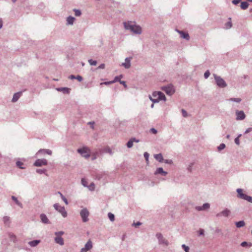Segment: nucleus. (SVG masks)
<instances>
[{
  "label": "nucleus",
  "instance_id": "nucleus-40",
  "mask_svg": "<svg viewBox=\"0 0 252 252\" xmlns=\"http://www.w3.org/2000/svg\"><path fill=\"white\" fill-rule=\"evenodd\" d=\"M36 172L40 174H44L46 172V169H37Z\"/></svg>",
  "mask_w": 252,
  "mask_h": 252
},
{
  "label": "nucleus",
  "instance_id": "nucleus-46",
  "mask_svg": "<svg viewBox=\"0 0 252 252\" xmlns=\"http://www.w3.org/2000/svg\"><path fill=\"white\" fill-rule=\"evenodd\" d=\"M113 83H114V81H111L102 82V83H100V85H110V84H113Z\"/></svg>",
  "mask_w": 252,
  "mask_h": 252
},
{
  "label": "nucleus",
  "instance_id": "nucleus-53",
  "mask_svg": "<svg viewBox=\"0 0 252 252\" xmlns=\"http://www.w3.org/2000/svg\"><path fill=\"white\" fill-rule=\"evenodd\" d=\"M248 242L246 241L243 242L241 244V246L243 247H247Z\"/></svg>",
  "mask_w": 252,
  "mask_h": 252
},
{
  "label": "nucleus",
  "instance_id": "nucleus-62",
  "mask_svg": "<svg viewBox=\"0 0 252 252\" xmlns=\"http://www.w3.org/2000/svg\"><path fill=\"white\" fill-rule=\"evenodd\" d=\"M81 182H82V185L84 187H87L86 182L85 181L84 179H82L81 180Z\"/></svg>",
  "mask_w": 252,
  "mask_h": 252
},
{
  "label": "nucleus",
  "instance_id": "nucleus-23",
  "mask_svg": "<svg viewBox=\"0 0 252 252\" xmlns=\"http://www.w3.org/2000/svg\"><path fill=\"white\" fill-rule=\"evenodd\" d=\"M55 241L57 244H58L61 246L64 245L63 239L61 236H57L55 238Z\"/></svg>",
  "mask_w": 252,
  "mask_h": 252
},
{
  "label": "nucleus",
  "instance_id": "nucleus-54",
  "mask_svg": "<svg viewBox=\"0 0 252 252\" xmlns=\"http://www.w3.org/2000/svg\"><path fill=\"white\" fill-rule=\"evenodd\" d=\"M193 166V163H191L187 168V169L189 171L191 172L192 170V167Z\"/></svg>",
  "mask_w": 252,
  "mask_h": 252
},
{
  "label": "nucleus",
  "instance_id": "nucleus-5",
  "mask_svg": "<svg viewBox=\"0 0 252 252\" xmlns=\"http://www.w3.org/2000/svg\"><path fill=\"white\" fill-rule=\"evenodd\" d=\"M79 153L82 157L87 158L90 157V151L87 147H83L77 150Z\"/></svg>",
  "mask_w": 252,
  "mask_h": 252
},
{
  "label": "nucleus",
  "instance_id": "nucleus-15",
  "mask_svg": "<svg viewBox=\"0 0 252 252\" xmlns=\"http://www.w3.org/2000/svg\"><path fill=\"white\" fill-rule=\"evenodd\" d=\"M210 204L208 203H204L202 206H196L195 209L197 211H200L203 210H206L210 208Z\"/></svg>",
  "mask_w": 252,
  "mask_h": 252
},
{
  "label": "nucleus",
  "instance_id": "nucleus-18",
  "mask_svg": "<svg viewBox=\"0 0 252 252\" xmlns=\"http://www.w3.org/2000/svg\"><path fill=\"white\" fill-rule=\"evenodd\" d=\"M59 92H62L64 94H68L70 93V89L66 87H61L56 89Z\"/></svg>",
  "mask_w": 252,
  "mask_h": 252
},
{
  "label": "nucleus",
  "instance_id": "nucleus-32",
  "mask_svg": "<svg viewBox=\"0 0 252 252\" xmlns=\"http://www.w3.org/2000/svg\"><path fill=\"white\" fill-rule=\"evenodd\" d=\"M123 77V76L122 75H119V76H116L113 80H112L113 81H114V83L116 82H119L120 83L121 81H122L121 80V79Z\"/></svg>",
  "mask_w": 252,
  "mask_h": 252
},
{
  "label": "nucleus",
  "instance_id": "nucleus-44",
  "mask_svg": "<svg viewBox=\"0 0 252 252\" xmlns=\"http://www.w3.org/2000/svg\"><path fill=\"white\" fill-rule=\"evenodd\" d=\"M232 26V23L231 21L227 22L225 24V27L227 29H230Z\"/></svg>",
  "mask_w": 252,
  "mask_h": 252
},
{
  "label": "nucleus",
  "instance_id": "nucleus-45",
  "mask_svg": "<svg viewBox=\"0 0 252 252\" xmlns=\"http://www.w3.org/2000/svg\"><path fill=\"white\" fill-rule=\"evenodd\" d=\"M210 73L209 72V70H207L204 73V78L205 79H207L209 77V76H210Z\"/></svg>",
  "mask_w": 252,
  "mask_h": 252
},
{
  "label": "nucleus",
  "instance_id": "nucleus-30",
  "mask_svg": "<svg viewBox=\"0 0 252 252\" xmlns=\"http://www.w3.org/2000/svg\"><path fill=\"white\" fill-rule=\"evenodd\" d=\"M235 224L237 227L240 228L245 226V222L244 220H241L236 222Z\"/></svg>",
  "mask_w": 252,
  "mask_h": 252
},
{
  "label": "nucleus",
  "instance_id": "nucleus-36",
  "mask_svg": "<svg viewBox=\"0 0 252 252\" xmlns=\"http://www.w3.org/2000/svg\"><path fill=\"white\" fill-rule=\"evenodd\" d=\"M73 11L76 16H80L81 15V11L79 9H74Z\"/></svg>",
  "mask_w": 252,
  "mask_h": 252
},
{
  "label": "nucleus",
  "instance_id": "nucleus-58",
  "mask_svg": "<svg viewBox=\"0 0 252 252\" xmlns=\"http://www.w3.org/2000/svg\"><path fill=\"white\" fill-rule=\"evenodd\" d=\"M89 189L92 190H93L94 189V185L93 183L91 184L89 186Z\"/></svg>",
  "mask_w": 252,
  "mask_h": 252
},
{
  "label": "nucleus",
  "instance_id": "nucleus-22",
  "mask_svg": "<svg viewBox=\"0 0 252 252\" xmlns=\"http://www.w3.org/2000/svg\"><path fill=\"white\" fill-rule=\"evenodd\" d=\"M40 153L42 154H47L49 155H51L52 154V152L51 150L49 149H40L38 152L37 153V155H38Z\"/></svg>",
  "mask_w": 252,
  "mask_h": 252
},
{
  "label": "nucleus",
  "instance_id": "nucleus-1",
  "mask_svg": "<svg viewBox=\"0 0 252 252\" xmlns=\"http://www.w3.org/2000/svg\"><path fill=\"white\" fill-rule=\"evenodd\" d=\"M125 29L126 30H129L133 33L137 34H140L142 32V29L140 26L134 24L131 21L124 22Z\"/></svg>",
  "mask_w": 252,
  "mask_h": 252
},
{
  "label": "nucleus",
  "instance_id": "nucleus-37",
  "mask_svg": "<svg viewBox=\"0 0 252 252\" xmlns=\"http://www.w3.org/2000/svg\"><path fill=\"white\" fill-rule=\"evenodd\" d=\"M88 62L91 65H96L97 64V62L92 59L89 60Z\"/></svg>",
  "mask_w": 252,
  "mask_h": 252
},
{
  "label": "nucleus",
  "instance_id": "nucleus-33",
  "mask_svg": "<svg viewBox=\"0 0 252 252\" xmlns=\"http://www.w3.org/2000/svg\"><path fill=\"white\" fill-rule=\"evenodd\" d=\"M229 101H233L237 103H240L242 99L240 98H230L228 99Z\"/></svg>",
  "mask_w": 252,
  "mask_h": 252
},
{
  "label": "nucleus",
  "instance_id": "nucleus-29",
  "mask_svg": "<svg viewBox=\"0 0 252 252\" xmlns=\"http://www.w3.org/2000/svg\"><path fill=\"white\" fill-rule=\"evenodd\" d=\"M249 5V4L247 1H242L241 3V9L243 10H245L248 8V6Z\"/></svg>",
  "mask_w": 252,
  "mask_h": 252
},
{
  "label": "nucleus",
  "instance_id": "nucleus-7",
  "mask_svg": "<svg viewBox=\"0 0 252 252\" xmlns=\"http://www.w3.org/2000/svg\"><path fill=\"white\" fill-rule=\"evenodd\" d=\"M156 237L158 240L159 244L163 245L166 246L168 245L169 243L168 241L163 237V235H162L161 233H157Z\"/></svg>",
  "mask_w": 252,
  "mask_h": 252
},
{
  "label": "nucleus",
  "instance_id": "nucleus-28",
  "mask_svg": "<svg viewBox=\"0 0 252 252\" xmlns=\"http://www.w3.org/2000/svg\"><path fill=\"white\" fill-rule=\"evenodd\" d=\"M11 199L12 200H13L15 203L20 208H23V206L22 204L17 199V197L15 196H12Z\"/></svg>",
  "mask_w": 252,
  "mask_h": 252
},
{
  "label": "nucleus",
  "instance_id": "nucleus-49",
  "mask_svg": "<svg viewBox=\"0 0 252 252\" xmlns=\"http://www.w3.org/2000/svg\"><path fill=\"white\" fill-rule=\"evenodd\" d=\"M142 224V223L139 222V221H137L136 222H133L132 224V226H135V227H137V226H139L140 225H141Z\"/></svg>",
  "mask_w": 252,
  "mask_h": 252
},
{
  "label": "nucleus",
  "instance_id": "nucleus-10",
  "mask_svg": "<svg viewBox=\"0 0 252 252\" xmlns=\"http://www.w3.org/2000/svg\"><path fill=\"white\" fill-rule=\"evenodd\" d=\"M47 164L48 162L46 159L44 158L38 159L34 162L33 165L36 167H40L42 165H46Z\"/></svg>",
  "mask_w": 252,
  "mask_h": 252
},
{
  "label": "nucleus",
  "instance_id": "nucleus-27",
  "mask_svg": "<svg viewBox=\"0 0 252 252\" xmlns=\"http://www.w3.org/2000/svg\"><path fill=\"white\" fill-rule=\"evenodd\" d=\"M158 95V97L157 98L158 100H166V97L164 94L161 92H158V93L157 94Z\"/></svg>",
  "mask_w": 252,
  "mask_h": 252
},
{
  "label": "nucleus",
  "instance_id": "nucleus-43",
  "mask_svg": "<svg viewBox=\"0 0 252 252\" xmlns=\"http://www.w3.org/2000/svg\"><path fill=\"white\" fill-rule=\"evenodd\" d=\"M182 248L185 250V252H189V247L185 244L182 245Z\"/></svg>",
  "mask_w": 252,
  "mask_h": 252
},
{
  "label": "nucleus",
  "instance_id": "nucleus-38",
  "mask_svg": "<svg viewBox=\"0 0 252 252\" xmlns=\"http://www.w3.org/2000/svg\"><path fill=\"white\" fill-rule=\"evenodd\" d=\"M133 141L131 140H129V141L126 143V146L128 148H130L133 146Z\"/></svg>",
  "mask_w": 252,
  "mask_h": 252
},
{
  "label": "nucleus",
  "instance_id": "nucleus-35",
  "mask_svg": "<svg viewBox=\"0 0 252 252\" xmlns=\"http://www.w3.org/2000/svg\"><path fill=\"white\" fill-rule=\"evenodd\" d=\"M58 193L60 194V196L63 202L66 204H68V201L67 199L63 195V194L61 192H58Z\"/></svg>",
  "mask_w": 252,
  "mask_h": 252
},
{
  "label": "nucleus",
  "instance_id": "nucleus-20",
  "mask_svg": "<svg viewBox=\"0 0 252 252\" xmlns=\"http://www.w3.org/2000/svg\"><path fill=\"white\" fill-rule=\"evenodd\" d=\"M8 236L10 239V240L11 242H13L14 243H17V237L14 234H13V233H11V232H9L8 233Z\"/></svg>",
  "mask_w": 252,
  "mask_h": 252
},
{
  "label": "nucleus",
  "instance_id": "nucleus-11",
  "mask_svg": "<svg viewBox=\"0 0 252 252\" xmlns=\"http://www.w3.org/2000/svg\"><path fill=\"white\" fill-rule=\"evenodd\" d=\"M92 247V242L91 240H89L85 245V247L81 249L80 252H87V251L90 250Z\"/></svg>",
  "mask_w": 252,
  "mask_h": 252
},
{
  "label": "nucleus",
  "instance_id": "nucleus-31",
  "mask_svg": "<svg viewBox=\"0 0 252 252\" xmlns=\"http://www.w3.org/2000/svg\"><path fill=\"white\" fill-rule=\"evenodd\" d=\"M16 166L20 169H24L26 168L25 166H23L24 163L20 161H17L16 162Z\"/></svg>",
  "mask_w": 252,
  "mask_h": 252
},
{
  "label": "nucleus",
  "instance_id": "nucleus-57",
  "mask_svg": "<svg viewBox=\"0 0 252 252\" xmlns=\"http://www.w3.org/2000/svg\"><path fill=\"white\" fill-rule=\"evenodd\" d=\"M64 232L63 231H59L55 232V235L57 236H60V235H62L63 234Z\"/></svg>",
  "mask_w": 252,
  "mask_h": 252
},
{
  "label": "nucleus",
  "instance_id": "nucleus-47",
  "mask_svg": "<svg viewBox=\"0 0 252 252\" xmlns=\"http://www.w3.org/2000/svg\"><path fill=\"white\" fill-rule=\"evenodd\" d=\"M144 157L146 161L148 162L149 160V154L147 152H145L144 154Z\"/></svg>",
  "mask_w": 252,
  "mask_h": 252
},
{
  "label": "nucleus",
  "instance_id": "nucleus-56",
  "mask_svg": "<svg viewBox=\"0 0 252 252\" xmlns=\"http://www.w3.org/2000/svg\"><path fill=\"white\" fill-rule=\"evenodd\" d=\"M150 131L152 132L153 133L156 134L157 133L158 131L157 129H156L155 128H152L150 129Z\"/></svg>",
  "mask_w": 252,
  "mask_h": 252
},
{
  "label": "nucleus",
  "instance_id": "nucleus-60",
  "mask_svg": "<svg viewBox=\"0 0 252 252\" xmlns=\"http://www.w3.org/2000/svg\"><path fill=\"white\" fill-rule=\"evenodd\" d=\"M252 131V127H249L246 130L245 133V134L248 133Z\"/></svg>",
  "mask_w": 252,
  "mask_h": 252
},
{
  "label": "nucleus",
  "instance_id": "nucleus-52",
  "mask_svg": "<svg viewBox=\"0 0 252 252\" xmlns=\"http://www.w3.org/2000/svg\"><path fill=\"white\" fill-rule=\"evenodd\" d=\"M105 67V65L104 63H101L98 67L97 69H104Z\"/></svg>",
  "mask_w": 252,
  "mask_h": 252
},
{
  "label": "nucleus",
  "instance_id": "nucleus-24",
  "mask_svg": "<svg viewBox=\"0 0 252 252\" xmlns=\"http://www.w3.org/2000/svg\"><path fill=\"white\" fill-rule=\"evenodd\" d=\"M75 20V18L72 16H69L66 18V24L68 25H72Z\"/></svg>",
  "mask_w": 252,
  "mask_h": 252
},
{
  "label": "nucleus",
  "instance_id": "nucleus-16",
  "mask_svg": "<svg viewBox=\"0 0 252 252\" xmlns=\"http://www.w3.org/2000/svg\"><path fill=\"white\" fill-rule=\"evenodd\" d=\"M40 218L41 219V221L42 223L45 224L50 223V221L49 220L46 215H45L44 214H41L40 216Z\"/></svg>",
  "mask_w": 252,
  "mask_h": 252
},
{
  "label": "nucleus",
  "instance_id": "nucleus-51",
  "mask_svg": "<svg viewBox=\"0 0 252 252\" xmlns=\"http://www.w3.org/2000/svg\"><path fill=\"white\" fill-rule=\"evenodd\" d=\"M241 0H233L232 2L235 5H237L241 2Z\"/></svg>",
  "mask_w": 252,
  "mask_h": 252
},
{
  "label": "nucleus",
  "instance_id": "nucleus-64",
  "mask_svg": "<svg viewBox=\"0 0 252 252\" xmlns=\"http://www.w3.org/2000/svg\"><path fill=\"white\" fill-rule=\"evenodd\" d=\"M68 78L70 79H76V76L73 75H71L69 76Z\"/></svg>",
  "mask_w": 252,
  "mask_h": 252
},
{
  "label": "nucleus",
  "instance_id": "nucleus-14",
  "mask_svg": "<svg viewBox=\"0 0 252 252\" xmlns=\"http://www.w3.org/2000/svg\"><path fill=\"white\" fill-rule=\"evenodd\" d=\"M132 57H127L125 59V63H123L122 64L125 68L128 69L131 66L130 61Z\"/></svg>",
  "mask_w": 252,
  "mask_h": 252
},
{
  "label": "nucleus",
  "instance_id": "nucleus-9",
  "mask_svg": "<svg viewBox=\"0 0 252 252\" xmlns=\"http://www.w3.org/2000/svg\"><path fill=\"white\" fill-rule=\"evenodd\" d=\"M231 211L227 208H225L223 210L218 213L216 215V217L218 218H220L222 217H228L230 216Z\"/></svg>",
  "mask_w": 252,
  "mask_h": 252
},
{
  "label": "nucleus",
  "instance_id": "nucleus-19",
  "mask_svg": "<svg viewBox=\"0 0 252 252\" xmlns=\"http://www.w3.org/2000/svg\"><path fill=\"white\" fill-rule=\"evenodd\" d=\"M161 174L163 176H166L167 174V172L164 171L163 168L161 167L158 168L155 172V174Z\"/></svg>",
  "mask_w": 252,
  "mask_h": 252
},
{
  "label": "nucleus",
  "instance_id": "nucleus-42",
  "mask_svg": "<svg viewBox=\"0 0 252 252\" xmlns=\"http://www.w3.org/2000/svg\"><path fill=\"white\" fill-rule=\"evenodd\" d=\"M225 147V145L224 143H221L218 147V149L219 151H220L221 150L224 149Z\"/></svg>",
  "mask_w": 252,
  "mask_h": 252
},
{
  "label": "nucleus",
  "instance_id": "nucleus-25",
  "mask_svg": "<svg viewBox=\"0 0 252 252\" xmlns=\"http://www.w3.org/2000/svg\"><path fill=\"white\" fill-rule=\"evenodd\" d=\"M3 221L6 226H9L10 223V217L8 216H4L3 218Z\"/></svg>",
  "mask_w": 252,
  "mask_h": 252
},
{
  "label": "nucleus",
  "instance_id": "nucleus-34",
  "mask_svg": "<svg viewBox=\"0 0 252 252\" xmlns=\"http://www.w3.org/2000/svg\"><path fill=\"white\" fill-rule=\"evenodd\" d=\"M108 217L111 221L113 222L115 220V216L111 213H108Z\"/></svg>",
  "mask_w": 252,
  "mask_h": 252
},
{
  "label": "nucleus",
  "instance_id": "nucleus-17",
  "mask_svg": "<svg viewBox=\"0 0 252 252\" xmlns=\"http://www.w3.org/2000/svg\"><path fill=\"white\" fill-rule=\"evenodd\" d=\"M22 95V92H17V93H16L14 94L13 96V98L12 99V102H16L18 101V100L19 99V98L20 97V96H21Z\"/></svg>",
  "mask_w": 252,
  "mask_h": 252
},
{
  "label": "nucleus",
  "instance_id": "nucleus-21",
  "mask_svg": "<svg viewBox=\"0 0 252 252\" xmlns=\"http://www.w3.org/2000/svg\"><path fill=\"white\" fill-rule=\"evenodd\" d=\"M40 243V240H35L33 241H31L28 242V244L31 247H35L37 246Z\"/></svg>",
  "mask_w": 252,
  "mask_h": 252
},
{
  "label": "nucleus",
  "instance_id": "nucleus-61",
  "mask_svg": "<svg viewBox=\"0 0 252 252\" xmlns=\"http://www.w3.org/2000/svg\"><path fill=\"white\" fill-rule=\"evenodd\" d=\"M158 93V92H155L153 93V96L155 97H158V95L157 94Z\"/></svg>",
  "mask_w": 252,
  "mask_h": 252
},
{
  "label": "nucleus",
  "instance_id": "nucleus-50",
  "mask_svg": "<svg viewBox=\"0 0 252 252\" xmlns=\"http://www.w3.org/2000/svg\"><path fill=\"white\" fill-rule=\"evenodd\" d=\"M182 115L184 117H187L188 116V113L184 109H182Z\"/></svg>",
  "mask_w": 252,
  "mask_h": 252
},
{
  "label": "nucleus",
  "instance_id": "nucleus-26",
  "mask_svg": "<svg viewBox=\"0 0 252 252\" xmlns=\"http://www.w3.org/2000/svg\"><path fill=\"white\" fill-rule=\"evenodd\" d=\"M154 158L156 160L158 161L159 162H162L163 161V156L161 154L155 155Z\"/></svg>",
  "mask_w": 252,
  "mask_h": 252
},
{
  "label": "nucleus",
  "instance_id": "nucleus-63",
  "mask_svg": "<svg viewBox=\"0 0 252 252\" xmlns=\"http://www.w3.org/2000/svg\"><path fill=\"white\" fill-rule=\"evenodd\" d=\"M131 140L133 141V142H135L138 143L139 142V140L138 139H136L135 138H131Z\"/></svg>",
  "mask_w": 252,
  "mask_h": 252
},
{
  "label": "nucleus",
  "instance_id": "nucleus-2",
  "mask_svg": "<svg viewBox=\"0 0 252 252\" xmlns=\"http://www.w3.org/2000/svg\"><path fill=\"white\" fill-rule=\"evenodd\" d=\"M243 191V190L241 189H237L236 191L238 193L237 197L252 203V197L244 193Z\"/></svg>",
  "mask_w": 252,
  "mask_h": 252
},
{
  "label": "nucleus",
  "instance_id": "nucleus-8",
  "mask_svg": "<svg viewBox=\"0 0 252 252\" xmlns=\"http://www.w3.org/2000/svg\"><path fill=\"white\" fill-rule=\"evenodd\" d=\"M54 207L55 210L59 212L64 218L67 216V212L64 207L60 206L58 203H56L54 205Z\"/></svg>",
  "mask_w": 252,
  "mask_h": 252
},
{
  "label": "nucleus",
  "instance_id": "nucleus-55",
  "mask_svg": "<svg viewBox=\"0 0 252 252\" xmlns=\"http://www.w3.org/2000/svg\"><path fill=\"white\" fill-rule=\"evenodd\" d=\"M76 79H77L79 82H81L83 80V78L80 75H77L76 76Z\"/></svg>",
  "mask_w": 252,
  "mask_h": 252
},
{
  "label": "nucleus",
  "instance_id": "nucleus-41",
  "mask_svg": "<svg viewBox=\"0 0 252 252\" xmlns=\"http://www.w3.org/2000/svg\"><path fill=\"white\" fill-rule=\"evenodd\" d=\"M105 175L104 173H98L96 175V179L98 180H100L103 178V175Z\"/></svg>",
  "mask_w": 252,
  "mask_h": 252
},
{
  "label": "nucleus",
  "instance_id": "nucleus-12",
  "mask_svg": "<svg viewBox=\"0 0 252 252\" xmlns=\"http://www.w3.org/2000/svg\"><path fill=\"white\" fill-rule=\"evenodd\" d=\"M236 115L237 120H243L246 118V115L243 111L237 110L236 111Z\"/></svg>",
  "mask_w": 252,
  "mask_h": 252
},
{
  "label": "nucleus",
  "instance_id": "nucleus-39",
  "mask_svg": "<svg viewBox=\"0 0 252 252\" xmlns=\"http://www.w3.org/2000/svg\"><path fill=\"white\" fill-rule=\"evenodd\" d=\"M241 135H242L241 134H240L234 140L235 144L237 145H240L239 138L241 136Z\"/></svg>",
  "mask_w": 252,
  "mask_h": 252
},
{
  "label": "nucleus",
  "instance_id": "nucleus-6",
  "mask_svg": "<svg viewBox=\"0 0 252 252\" xmlns=\"http://www.w3.org/2000/svg\"><path fill=\"white\" fill-rule=\"evenodd\" d=\"M80 216L82 219V221L84 222H86L88 221V216L89 215V212L86 208H84L81 210Z\"/></svg>",
  "mask_w": 252,
  "mask_h": 252
},
{
  "label": "nucleus",
  "instance_id": "nucleus-13",
  "mask_svg": "<svg viewBox=\"0 0 252 252\" xmlns=\"http://www.w3.org/2000/svg\"><path fill=\"white\" fill-rule=\"evenodd\" d=\"M176 31L181 35V37L182 38L185 39L187 40H189V35L188 33L182 31H180L177 29H176Z\"/></svg>",
  "mask_w": 252,
  "mask_h": 252
},
{
  "label": "nucleus",
  "instance_id": "nucleus-4",
  "mask_svg": "<svg viewBox=\"0 0 252 252\" xmlns=\"http://www.w3.org/2000/svg\"><path fill=\"white\" fill-rule=\"evenodd\" d=\"M161 89L169 95H172L175 92L174 87L172 84H169L167 86H163L161 88Z\"/></svg>",
  "mask_w": 252,
  "mask_h": 252
},
{
  "label": "nucleus",
  "instance_id": "nucleus-3",
  "mask_svg": "<svg viewBox=\"0 0 252 252\" xmlns=\"http://www.w3.org/2000/svg\"><path fill=\"white\" fill-rule=\"evenodd\" d=\"M213 76L217 85L220 88H224L227 86V84L225 81L220 76L217 75L216 74H213Z\"/></svg>",
  "mask_w": 252,
  "mask_h": 252
},
{
  "label": "nucleus",
  "instance_id": "nucleus-59",
  "mask_svg": "<svg viewBox=\"0 0 252 252\" xmlns=\"http://www.w3.org/2000/svg\"><path fill=\"white\" fill-rule=\"evenodd\" d=\"M120 84H122L124 86L125 88H127V85L126 84V83L125 81H122L120 82Z\"/></svg>",
  "mask_w": 252,
  "mask_h": 252
},
{
  "label": "nucleus",
  "instance_id": "nucleus-48",
  "mask_svg": "<svg viewBox=\"0 0 252 252\" xmlns=\"http://www.w3.org/2000/svg\"><path fill=\"white\" fill-rule=\"evenodd\" d=\"M164 163L169 164H172L173 163V161L171 159H163Z\"/></svg>",
  "mask_w": 252,
  "mask_h": 252
}]
</instances>
